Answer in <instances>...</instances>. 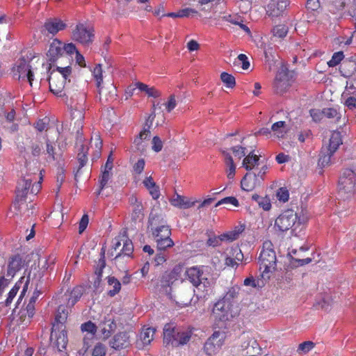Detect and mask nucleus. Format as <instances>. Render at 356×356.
Returning a JSON list of instances; mask_svg holds the SVG:
<instances>
[{"mask_svg": "<svg viewBox=\"0 0 356 356\" xmlns=\"http://www.w3.org/2000/svg\"><path fill=\"white\" fill-rule=\"evenodd\" d=\"M226 337L225 332L215 331L205 342L204 352L209 356L216 354L224 345Z\"/></svg>", "mask_w": 356, "mask_h": 356, "instance_id": "obj_10", "label": "nucleus"}, {"mask_svg": "<svg viewBox=\"0 0 356 356\" xmlns=\"http://www.w3.org/2000/svg\"><path fill=\"white\" fill-rule=\"evenodd\" d=\"M180 268H175L170 272H166L162 277L161 284L163 286H170L179 277Z\"/></svg>", "mask_w": 356, "mask_h": 356, "instance_id": "obj_28", "label": "nucleus"}, {"mask_svg": "<svg viewBox=\"0 0 356 356\" xmlns=\"http://www.w3.org/2000/svg\"><path fill=\"white\" fill-rule=\"evenodd\" d=\"M271 131L275 137L283 138L288 132V129L284 121H278L272 124Z\"/></svg>", "mask_w": 356, "mask_h": 356, "instance_id": "obj_29", "label": "nucleus"}, {"mask_svg": "<svg viewBox=\"0 0 356 356\" xmlns=\"http://www.w3.org/2000/svg\"><path fill=\"white\" fill-rule=\"evenodd\" d=\"M220 79L227 88H232L236 84L235 78L228 73L222 72L220 75Z\"/></svg>", "mask_w": 356, "mask_h": 356, "instance_id": "obj_42", "label": "nucleus"}, {"mask_svg": "<svg viewBox=\"0 0 356 356\" xmlns=\"http://www.w3.org/2000/svg\"><path fill=\"white\" fill-rule=\"evenodd\" d=\"M222 204H231L234 207H238L239 203L238 200L234 197H227L219 200L215 205L216 207Z\"/></svg>", "mask_w": 356, "mask_h": 356, "instance_id": "obj_44", "label": "nucleus"}, {"mask_svg": "<svg viewBox=\"0 0 356 356\" xmlns=\"http://www.w3.org/2000/svg\"><path fill=\"white\" fill-rule=\"evenodd\" d=\"M67 313L65 312V309L63 307H59L58 309V314L55 318V322L53 325H57L58 327H61L65 329L64 323L67 319Z\"/></svg>", "mask_w": 356, "mask_h": 356, "instance_id": "obj_39", "label": "nucleus"}, {"mask_svg": "<svg viewBox=\"0 0 356 356\" xmlns=\"http://www.w3.org/2000/svg\"><path fill=\"white\" fill-rule=\"evenodd\" d=\"M108 286L111 288L108 290V294L111 297L115 296L121 289V283L115 277L109 276L107 277Z\"/></svg>", "mask_w": 356, "mask_h": 356, "instance_id": "obj_34", "label": "nucleus"}, {"mask_svg": "<svg viewBox=\"0 0 356 356\" xmlns=\"http://www.w3.org/2000/svg\"><path fill=\"white\" fill-rule=\"evenodd\" d=\"M111 170H104L99 181L101 189H102L107 184L111 177Z\"/></svg>", "mask_w": 356, "mask_h": 356, "instance_id": "obj_55", "label": "nucleus"}, {"mask_svg": "<svg viewBox=\"0 0 356 356\" xmlns=\"http://www.w3.org/2000/svg\"><path fill=\"white\" fill-rule=\"evenodd\" d=\"M193 328H175L171 324H166L163 328V341L167 345L174 347L184 346L190 341Z\"/></svg>", "mask_w": 356, "mask_h": 356, "instance_id": "obj_2", "label": "nucleus"}, {"mask_svg": "<svg viewBox=\"0 0 356 356\" xmlns=\"http://www.w3.org/2000/svg\"><path fill=\"white\" fill-rule=\"evenodd\" d=\"M145 162L143 159H139L134 165V171L136 174H140L145 168Z\"/></svg>", "mask_w": 356, "mask_h": 356, "instance_id": "obj_62", "label": "nucleus"}, {"mask_svg": "<svg viewBox=\"0 0 356 356\" xmlns=\"http://www.w3.org/2000/svg\"><path fill=\"white\" fill-rule=\"evenodd\" d=\"M180 18L188 17L197 14V10L195 8H185L179 10Z\"/></svg>", "mask_w": 356, "mask_h": 356, "instance_id": "obj_51", "label": "nucleus"}, {"mask_svg": "<svg viewBox=\"0 0 356 356\" xmlns=\"http://www.w3.org/2000/svg\"><path fill=\"white\" fill-rule=\"evenodd\" d=\"M237 314L233 303L218 300L213 306L212 315L216 320L226 321Z\"/></svg>", "mask_w": 356, "mask_h": 356, "instance_id": "obj_8", "label": "nucleus"}, {"mask_svg": "<svg viewBox=\"0 0 356 356\" xmlns=\"http://www.w3.org/2000/svg\"><path fill=\"white\" fill-rule=\"evenodd\" d=\"M32 179L26 177L21 180L17 187V198L13 204L9 213H8L10 217H13L17 214V212L21 206L23 198L26 196L29 189L31 188Z\"/></svg>", "mask_w": 356, "mask_h": 356, "instance_id": "obj_11", "label": "nucleus"}, {"mask_svg": "<svg viewBox=\"0 0 356 356\" xmlns=\"http://www.w3.org/2000/svg\"><path fill=\"white\" fill-rule=\"evenodd\" d=\"M261 178L255 172H248L241 181V188L245 191H252L261 184Z\"/></svg>", "mask_w": 356, "mask_h": 356, "instance_id": "obj_18", "label": "nucleus"}, {"mask_svg": "<svg viewBox=\"0 0 356 356\" xmlns=\"http://www.w3.org/2000/svg\"><path fill=\"white\" fill-rule=\"evenodd\" d=\"M170 204L179 209H188L195 204V201L175 193L170 200Z\"/></svg>", "mask_w": 356, "mask_h": 356, "instance_id": "obj_22", "label": "nucleus"}, {"mask_svg": "<svg viewBox=\"0 0 356 356\" xmlns=\"http://www.w3.org/2000/svg\"><path fill=\"white\" fill-rule=\"evenodd\" d=\"M341 144H342L341 134L339 131H334L330 136L327 149L330 150L331 153H334Z\"/></svg>", "mask_w": 356, "mask_h": 356, "instance_id": "obj_33", "label": "nucleus"}, {"mask_svg": "<svg viewBox=\"0 0 356 356\" xmlns=\"http://www.w3.org/2000/svg\"><path fill=\"white\" fill-rule=\"evenodd\" d=\"M171 231L164 229V236L156 238V245L159 251H163L174 245L173 241L170 238Z\"/></svg>", "mask_w": 356, "mask_h": 356, "instance_id": "obj_24", "label": "nucleus"}, {"mask_svg": "<svg viewBox=\"0 0 356 356\" xmlns=\"http://www.w3.org/2000/svg\"><path fill=\"white\" fill-rule=\"evenodd\" d=\"M314 347V343L310 341H305L298 346V351L301 353H307Z\"/></svg>", "mask_w": 356, "mask_h": 356, "instance_id": "obj_48", "label": "nucleus"}, {"mask_svg": "<svg viewBox=\"0 0 356 356\" xmlns=\"http://www.w3.org/2000/svg\"><path fill=\"white\" fill-rule=\"evenodd\" d=\"M156 113L155 111H153L146 118L145 122L143 126V129H146L147 131H150V128L153 124V122L155 119Z\"/></svg>", "mask_w": 356, "mask_h": 356, "instance_id": "obj_53", "label": "nucleus"}, {"mask_svg": "<svg viewBox=\"0 0 356 356\" xmlns=\"http://www.w3.org/2000/svg\"><path fill=\"white\" fill-rule=\"evenodd\" d=\"M240 291V287L238 286H234L228 289L224 297L222 300L229 303H233L234 305V299L237 298Z\"/></svg>", "mask_w": 356, "mask_h": 356, "instance_id": "obj_36", "label": "nucleus"}, {"mask_svg": "<svg viewBox=\"0 0 356 356\" xmlns=\"http://www.w3.org/2000/svg\"><path fill=\"white\" fill-rule=\"evenodd\" d=\"M259 164V157L252 152H250L243 161V167L247 170H251Z\"/></svg>", "mask_w": 356, "mask_h": 356, "instance_id": "obj_30", "label": "nucleus"}, {"mask_svg": "<svg viewBox=\"0 0 356 356\" xmlns=\"http://www.w3.org/2000/svg\"><path fill=\"white\" fill-rule=\"evenodd\" d=\"M291 76L287 69L282 67L277 72L274 86L277 93L284 92L291 84Z\"/></svg>", "mask_w": 356, "mask_h": 356, "instance_id": "obj_15", "label": "nucleus"}, {"mask_svg": "<svg viewBox=\"0 0 356 356\" xmlns=\"http://www.w3.org/2000/svg\"><path fill=\"white\" fill-rule=\"evenodd\" d=\"M164 229H167L168 231H171L169 226L168 225H161L156 227L153 232V234L155 238H160L164 236Z\"/></svg>", "mask_w": 356, "mask_h": 356, "instance_id": "obj_61", "label": "nucleus"}, {"mask_svg": "<svg viewBox=\"0 0 356 356\" xmlns=\"http://www.w3.org/2000/svg\"><path fill=\"white\" fill-rule=\"evenodd\" d=\"M143 184L149 191L153 199L156 200L159 197L160 191L159 186L156 185V183L151 177H146L143 181Z\"/></svg>", "mask_w": 356, "mask_h": 356, "instance_id": "obj_31", "label": "nucleus"}, {"mask_svg": "<svg viewBox=\"0 0 356 356\" xmlns=\"http://www.w3.org/2000/svg\"><path fill=\"white\" fill-rule=\"evenodd\" d=\"M224 154L227 177L229 179H232L235 176L236 165L234 163L232 157L229 154L224 153Z\"/></svg>", "mask_w": 356, "mask_h": 356, "instance_id": "obj_32", "label": "nucleus"}, {"mask_svg": "<svg viewBox=\"0 0 356 356\" xmlns=\"http://www.w3.org/2000/svg\"><path fill=\"white\" fill-rule=\"evenodd\" d=\"M13 77L18 80H27L30 86H32L33 81V74L31 70V66L27 60L21 58L17 60L13 68Z\"/></svg>", "mask_w": 356, "mask_h": 356, "instance_id": "obj_12", "label": "nucleus"}, {"mask_svg": "<svg viewBox=\"0 0 356 356\" xmlns=\"http://www.w3.org/2000/svg\"><path fill=\"white\" fill-rule=\"evenodd\" d=\"M288 33V28L285 25H277L273 29V34L274 37L279 38H284Z\"/></svg>", "mask_w": 356, "mask_h": 356, "instance_id": "obj_41", "label": "nucleus"}, {"mask_svg": "<svg viewBox=\"0 0 356 356\" xmlns=\"http://www.w3.org/2000/svg\"><path fill=\"white\" fill-rule=\"evenodd\" d=\"M309 113L314 122H319L323 117V110L311 109Z\"/></svg>", "mask_w": 356, "mask_h": 356, "instance_id": "obj_56", "label": "nucleus"}, {"mask_svg": "<svg viewBox=\"0 0 356 356\" xmlns=\"http://www.w3.org/2000/svg\"><path fill=\"white\" fill-rule=\"evenodd\" d=\"M259 264L262 277L275 270L277 258L271 241H266L264 242L262 250L259 257Z\"/></svg>", "mask_w": 356, "mask_h": 356, "instance_id": "obj_5", "label": "nucleus"}, {"mask_svg": "<svg viewBox=\"0 0 356 356\" xmlns=\"http://www.w3.org/2000/svg\"><path fill=\"white\" fill-rule=\"evenodd\" d=\"M333 154L334 153H331V151L327 149H323L321 152L318 165L321 168H324L329 165L330 163H331V157L333 155Z\"/></svg>", "mask_w": 356, "mask_h": 356, "instance_id": "obj_35", "label": "nucleus"}, {"mask_svg": "<svg viewBox=\"0 0 356 356\" xmlns=\"http://www.w3.org/2000/svg\"><path fill=\"white\" fill-rule=\"evenodd\" d=\"M243 284L246 286L256 288L259 286V280L254 279L252 276H250L245 279Z\"/></svg>", "mask_w": 356, "mask_h": 356, "instance_id": "obj_63", "label": "nucleus"}, {"mask_svg": "<svg viewBox=\"0 0 356 356\" xmlns=\"http://www.w3.org/2000/svg\"><path fill=\"white\" fill-rule=\"evenodd\" d=\"M65 26V24L57 18L48 19L46 20L44 24V30L52 35H55L58 31L63 30Z\"/></svg>", "mask_w": 356, "mask_h": 356, "instance_id": "obj_21", "label": "nucleus"}, {"mask_svg": "<svg viewBox=\"0 0 356 356\" xmlns=\"http://www.w3.org/2000/svg\"><path fill=\"white\" fill-rule=\"evenodd\" d=\"M188 281L195 288L194 292L197 298L205 297L211 290L213 280L209 278L208 267L204 266H193L186 270Z\"/></svg>", "mask_w": 356, "mask_h": 356, "instance_id": "obj_1", "label": "nucleus"}, {"mask_svg": "<svg viewBox=\"0 0 356 356\" xmlns=\"http://www.w3.org/2000/svg\"><path fill=\"white\" fill-rule=\"evenodd\" d=\"M343 58V54L342 51L335 52L332 58L327 62L329 67H333L337 66Z\"/></svg>", "mask_w": 356, "mask_h": 356, "instance_id": "obj_43", "label": "nucleus"}, {"mask_svg": "<svg viewBox=\"0 0 356 356\" xmlns=\"http://www.w3.org/2000/svg\"><path fill=\"white\" fill-rule=\"evenodd\" d=\"M109 345L115 350L127 349L131 346L130 336L127 332H120L110 340Z\"/></svg>", "mask_w": 356, "mask_h": 356, "instance_id": "obj_17", "label": "nucleus"}, {"mask_svg": "<svg viewBox=\"0 0 356 356\" xmlns=\"http://www.w3.org/2000/svg\"><path fill=\"white\" fill-rule=\"evenodd\" d=\"M106 347L102 343H97L92 351V356H105Z\"/></svg>", "mask_w": 356, "mask_h": 356, "instance_id": "obj_52", "label": "nucleus"}, {"mask_svg": "<svg viewBox=\"0 0 356 356\" xmlns=\"http://www.w3.org/2000/svg\"><path fill=\"white\" fill-rule=\"evenodd\" d=\"M323 117H326L327 118H334L337 119V120L340 118L339 113L335 108H327L323 109Z\"/></svg>", "mask_w": 356, "mask_h": 356, "instance_id": "obj_49", "label": "nucleus"}, {"mask_svg": "<svg viewBox=\"0 0 356 356\" xmlns=\"http://www.w3.org/2000/svg\"><path fill=\"white\" fill-rule=\"evenodd\" d=\"M81 332L86 333L84 337V343L88 344L87 340L92 339L95 336L97 332V326L91 321L84 323L81 326Z\"/></svg>", "mask_w": 356, "mask_h": 356, "instance_id": "obj_26", "label": "nucleus"}, {"mask_svg": "<svg viewBox=\"0 0 356 356\" xmlns=\"http://www.w3.org/2000/svg\"><path fill=\"white\" fill-rule=\"evenodd\" d=\"M289 5L288 0H270L266 11L269 17H279L283 14L287 6Z\"/></svg>", "mask_w": 356, "mask_h": 356, "instance_id": "obj_16", "label": "nucleus"}, {"mask_svg": "<svg viewBox=\"0 0 356 356\" xmlns=\"http://www.w3.org/2000/svg\"><path fill=\"white\" fill-rule=\"evenodd\" d=\"M112 248L115 251L120 250L115 255V259L122 256L130 257L134 251V245L131 240L124 235L115 237L112 242Z\"/></svg>", "mask_w": 356, "mask_h": 356, "instance_id": "obj_13", "label": "nucleus"}, {"mask_svg": "<svg viewBox=\"0 0 356 356\" xmlns=\"http://www.w3.org/2000/svg\"><path fill=\"white\" fill-rule=\"evenodd\" d=\"M229 254H231L232 257H233L234 259L237 260L238 262H241L244 259L243 254L238 246L232 248L229 252Z\"/></svg>", "mask_w": 356, "mask_h": 356, "instance_id": "obj_47", "label": "nucleus"}, {"mask_svg": "<svg viewBox=\"0 0 356 356\" xmlns=\"http://www.w3.org/2000/svg\"><path fill=\"white\" fill-rule=\"evenodd\" d=\"M82 296V288L80 286L74 287L70 292V297L67 300V305L72 307L79 300Z\"/></svg>", "mask_w": 356, "mask_h": 356, "instance_id": "obj_37", "label": "nucleus"}, {"mask_svg": "<svg viewBox=\"0 0 356 356\" xmlns=\"http://www.w3.org/2000/svg\"><path fill=\"white\" fill-rule=\"evenodd\" d=\"M89 222L88 216L87 214H84L80 222L79 226V232L81 234L87 227Z\"/></svg>", "mask_w": 356, "mask_h": 356, "instance_id": "obj_60", "label": "nucleus"}, {"mask_svg": "<svg viewBox=\"0 0 356 356\" xmlns=\"http://www.w3.org/2000/svg\"><path fill=\"white\" fill-rule=\"evenodd\" d=\"M241 64L243 70H248L250 67V62L246 55L241 54L237 56V58L234 61V65H239Z\"/></svg>", "mask_w": 356, "mask_h": 356, "instance_id": "obj_40", "label": "nucleus"}, {"mask_svg": "<svg viewBox=\"0 0 356 356\" xmlns=\"http://www.w3.org/2000/svg\"><path fill=\"white\" fill-rule=\"evenodd\" d=\"M92 27L83 23L77 24L72 31V40L83 45H89L94 39Z\"/></svg>", "mask_w": 356, "mask_h": 356, "instance_id": "obj_7", "label": "nucleus"}, {"mask_svg": "<svg viewBox=\"0 0 356 356\" xmlns=\"http://www.w3.org/2000/svg\"><path fill=\"white\" fill-rule=\"evenodd\" d=\"M22 266V260L19 256L13 257L9 261L6 276L10 279L13 277Z\"/></svg>", "mask_w": 356, "mask_h": 356, "instance_id": "obj_25", "label": "nucleus"}, {"mask_svg": "<svg viewBox=\"0 0 356 356\" xmlns=\"http://www.w3.org/2000/svg\"><path fill=\"white\" fill-rule=\"evenodd\" d=\"M134 147L136 150L143 152L145 149V145L144 144V141L140 138V137L136 136L134 140Z\"/></svg>", "mask_w": 356, "mask_h": 356, "instance_id": "obj_64", "label": "nucleus"}, {"mask_svg": "<svg viewBox=\"0 0 356 356\" xmlns=\"http://www.w3.org/2000/svg\"><path fill=\"white\" fill-rule=\"evenodd\" d=\"M356 190V173L351 169H345L339 180L338 197L346 200L353 197Z\"/></svg>", "mask_w": 356, "mask_h": 356, "instance_id": "obj_4", "label": "nucleus"}, {"mask_svg": "<svg viewBox=\"0 0 356 356\" xmlns=\"http://www.w3.org/2000/svg\"><path fill=\"white\" fill-rule=\"evenodd\" d=\"M155 329L152 327L143 328L140 334L139 339L137 341V347L140 349L144 348L150 344L154 339Z\"/></svg>", "mask_w": 356, "mask_h": 356, "instance_id": "obj_20", "label": "nucleus"}, {"mask_svg": "<svg viewBox=\"0 0 356 356\" xmlns=\"http://www.w3.org/2000/svg\"><path fill=\"white\" fill-rule=\"evenodd\" d=\"M348 5L342 1L334 0L330 6V11L332 13H337L342 10Z\"/></svg>", "mask_w": 356, "mask_h": 356, "instance_id": "obj_46", "label": "nucleus"}, {"mask_svg": "<svg viewBox=\"0 0 356 356\" xmlns=\"http://www.w3.org/2000/svg\"><path fill=\"white\" fill-rule=\"evenodd\" d=\"M306 7L307 10L316 11L320 8V2L318 0H307Z\"/></svg>", "mask_w": 356, "mask_h": 356, "instance_id": "obj_59", "label": "nucleus"}, {"mask_svg": "<svg viewBox=\"0 0 356 356\" xmlns=\"http://www.w3.org/2000/svg\"><path fill=\"white\" fill-rule=\"evenodd\" d=\"M258 205L264 211H269L271 208L270 200L267 196L262 197V198L259 200Z\"/></svg>", "mask_w": 356, "mask_h": 356, "instance_id": "obj_54", "label": "nucleus"}, {"mask_svg": "<svg viewBox=\"0 0 356 356\" xmlns=\"http://www.w3.org/2000/svg\"><path fill=\"white\" fill-rule=\"evenodd\" d=\"M102 73L103 70L100 64L96 65L92 70V76L96 81V85L98 88L99 93L101 96L103 95L106 92V90L102 86L103 81Z\"/></svg>", "mask_w": 356, "mask_h": 356, "instance_id": "obj_27", "label": "nucleus"}, {"mask_svg": "<svg viewBox=\"0 0 356 356\" xmlns=\"http://www.w3.org/2000/svg\"><path fill=\"white\" fill-rule=\"evenodd\" d=\"M52 346L58 351L65 349L67 344V332L64 328L58 327L57 325H52V330L50 337Z\"/></svg>", "mask_w": 356, "mask_h": 356, "instance_id": "obj_14", "label": "nucleus"}, {"mask_svg": "<svg viewBox=\"0 0 356 356\" xmlns=\"http://www.w3.org/2000/svg\"><path fill=\"white\" fill-rule=\"evenodd\" d=\"M163 143L159 137L154 136L152 139V149L159 152L162 149Z\"/></svg>", "mask_w": 356, "mask_h": 356, "instance_id": "obj_57", "label": "nucleus"}, {"mask_svg": "<svg viewBox=\"0 0 356 356\" xmlns=\"http://www.w3.org/2000/svg\"><path fill=\"white\" fill-rule=\"evenodd\" d=\"M72 74V67H57L56 71L51 73L49 78V90L58 97H62L65 95L64 92L66 81Z\"/></svg>", "mask_w": 356, "mask_h": 356, "instance_id": "obj_3", "label": "nucleus"}, {"mask_svg": "<svg viewBox=\"0 0 356 356\" xmlns=\"http://www.w3.org/2000/svg\"><path fill=\"white\" fill-rule=\"evenodd\" d=\"M306 220V217H298L293 211L286 210L276 218L275 227L282 232L291 229V232L294 233L298 227L305 223Z\"/></svg>", "mask_w": 356, "mask_h": 356, "instance_id": "obj_6", "label": "nucleus"}, {"mask_svg": "<svg viewBox=\"0 0 356 356\" xmlns=\"http://www.w3.org/2000/svg\"><path fill=\"white\" fill-rule=\"evenodd\" d=\"M46 146V154H48V161H54L56 159L54 154V147L51 144L49 140L47 141Z\"/></svg>", "mask_w": 356, "mask_h": 356, "instance_id": "obj_58", "label": "nucleus"}, {"mask_svg": "<svg viewBox=\"0 0 356 356\" xmlns=\"http://www.w3.org/2000/svg\"><path fill=\"white\" fill-rule=\"evenodd\" d=\"M63 55V43L57 39L54 40L50 44L49 50L47 53V56L49 60L51 63H54L59 58L62 57Z\"/></svg>", "mask_w": 356, "mask_h": 356, "instance_id": "obj_19", "label": "nucleus"}, {"mask_svg": "<svg viewBox=\"0 0 356 356\" xmlns=\"http://www.w3.org/2000/svg\"><path fill=\"white\" fill-rule=\"evenodd\" d=\"M277 199L283 202H286L289 200V193L287 189L284 188H280L277 193Z\"/></svg>", "mask_w": 356, "mask_h": 356, "instance_id": "obj_50", "label": "nucleus"}, {"mask_svg": "<svg viewBox=\"0 0 356 356\" xmlns=\"http://www.w3.org/2000/svg\"><path fill=\"white\" fill-rule=\"evenodd\" d=\"M245 230L244 225H238L236 226L232 230L224 233L218 236V239L221 241H233L237 238H238L239 236L242 234V232Z\"/></svg>", "mask_w": 356, "mask_h": 356, "instance_id": "obj_23", "label": "nucleus"}, {"mask_svg": "<svg viewBox=\"0 0 356 356\" xmlns=\"http://www.w3.org/2000/svg\"><path fill=\"white\" fill-rule=\"evenodd\" d=\"M54 258L49 257V259H47L46 257H43L40 259L39 263L40 265H41L40 270H42V274H40V277L43 275V273L49 268L50 265L54 264Z\"/></svg>", "mask_w": 356, "mask_h": 356, "instance_id": "obj_45", "label": "nucleus"}, {"mask_svg": "<svg viewBox=\"0 0 356 356\" xmlns=\"http://www.w3.org/2000/svg\"><path fill=\"white\" fill-rule=\"evenodd\" d=\"M85 102L86 95L83 92L80 93L79 97L77 99L72 97V107H74L72 112V120H74V125L77 129V134H79V130L83 127Z\"/></svg>", "mask_w": 356, "mask_h": 356, "instance_id": "obj_9", "label": "nucleus"}, {"mask_svg": "<svg viewBox=\"0 0 356 356\" xmlns=\"http://www.w3.org/2000/svg\"><path fill=\"white\" fill-rule=\"evenodd\" d=\"M104 325L102 327V332L106 337H108L112 330H113L115 327V325L111 318L104 319V322L101 323L100 326Z\"/></svg>", "mask_w": 356, "mask_h": 356, "instance_id": "obj_38", "label": "nucleus"}]
</instances>
